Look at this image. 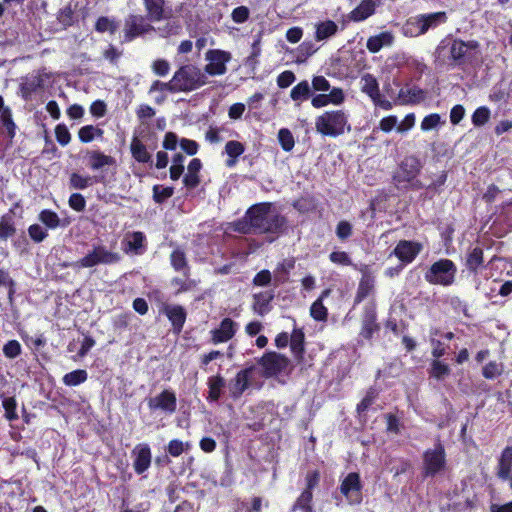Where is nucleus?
Here are the masks:
<instances>
[{"label": "nucleus", "instance_id": "nucleus-15", "mask_svg": "<svg viewBox=\"0 0 512 512\" xmlns=\"http://www.w3.org/2000/svg\"><path fill=\"white\" fill-rule=\"evenodd\" d=\"M238 329V324L229 317L221 320L219 326L210 331V341L213 344L225 343L231 340Z\"/></svg>", "mask_w": 512, "mask_h": 512}, {"label": "nucleus", "instance_id": "nucleus-52", "mask_svg": "<svg viewBox=\"0 0 512 512\" xmlns=\"http://www.w3.org/2000/svg\"><path fill=\"white\" fill-rule=\"evenodd\" d=\"M490 118V110L486 106H480L478 107L473 115H472V123L475 126H483L485 125Z\"/></svg>", "mask_w": 512, "mask_h": 512}, {"label": "nucleus", "instance_id": "nucleus-23", "mask_svg": "<svg viewBox=\"0 0 512 512\" xmlns=\"http://www.w3.org/2000/svg\"><path fill=\"white\" fill-rule=\"evenodd\" d=\"M426 97V92L419 87L411 84H406L401 87L397 94V104H417L423 101Z\"/></svg>", "mask_w": 512, "mask_h": 512}, {"label": "nucleus", "instance_id": "nucleus-43", "mask_svg": "<svg viewBox=\"0 0 512 512\" xmlns=\"http://www.w3.org/2000/svg\"><path fill=\"white\" fill-rule=\"evenodd\" d=\"M88 378V373L84 369H76L66 373L62 381L66 386L74 387L84 383Z\"/></svg>", "mask_w": 512, "mask_h": 512}, {"label": "nucleus", "instance_id": "nucleus-10", "mask_svg": "<svg viewBox=\"0 0 512 512\" xmlns=\"http://www.w3.org/2000/svg\"><path fill=\"white\" fill-rule=\"evenodd\" d=\"M424 475L434 476L445 464V448L439 442L434 449H428L423 454Z\"/></svg>", "mask_w": 512, "mask_h": 512}, {"label": "nucleus", "instance_id": "nucleus-22", "mask_svg": "<svg viewBox=\"0 0 512 512\" xmlns=\"http://www.w3.org/2000/svg\"><path fill=\"white\" fill-rule=\"evenodd\" d=\"M425 279L431 284L448 285V259H441L432 264L425 273Z\"/></svg>", "mask_w": 512, "mask_h": 512}, {"label": "nucleus", "instance_id": "nucleus-51", "mask_svg": "<svg viewBox=\"0 0 512 512\" xmlns=\"http://www.w3.org/2000/svg\"><path fill=\"white\" fill-rule=\"evenodd\" d=\"M95 29L98 32L104 33V32H110L111 34H114L116 30L118 29V24L114 21L109 19L108 17H100L98 18Z\"/></svg>", "mask_w": 512, "mask_h": 512}, {"label": "nucleus", "instance_id": "nucleus-3", "mask_svg": "<svg viewBox=\"0 0 512 512\" xmlns=\"http://www.w3.org/2000/svg\"><path fill=\"white\" fill-rule=\"evenodd\" d=\"M177 92H191L207 83V76L193 64L181 66L173 75Z\"/></svg>", "mask_w": 512, "mask_h": 512}, {"label": "nucleus", "instance_id": "nucleus-46", "mask_svg": "<svg viewBox=\"0 0 512 512\" xmlns=\"http://www.w3.org/2000/svg\"><path fill=\"white\" fill-rule=\"evenodd\" d=\"M378 396V392L374 387H370L367 391L363 399L357 404L356 412L359 415L364 414L375 402Z\"/></svg>", "mask_w": 512, "mask_h": 512}, {"label": "nucleus", "instance_id": "nucleus-29", "mask_svg": "<svg viewBox=\"0 0 512 512\" xmlns=\"http://www.w3.org/2000/svg\"><path fill=\"white\" fill-rule=\"evenodd\" d=\"M144 130H141L139 134H135L130 144V150L132 157L139 163L151 162V155L147 151L146 146L139 139Z\"/></svg>", "mask_w": 512, "mask_h": 512}, {"label": "nucleus", "instance_id": "nucleus-13", "mask_svg": "<svg viewBox=\"0 0 512 512\" xmlns=\"http://www.w3.org/2000/svg\"><path fill=\"white\" fill-rule=\"evenodd\" d=\"M209 63L205 66V72L209 75H222L226 72V63L230 60V54L221 50H209L206 53Z\"/></svg>", "mask_w": 512, "mask_h": 512}, {"label": "nucleus", "instance_id": "nucleus-27", "mask_svg": "<svg viewBox=\"0 0 512 512\" xmlns=\"http://www.w3.org/2000/svg\"><path fill=\"white\" fill-rule=\"evenodd\" d=\"M274 299V294L272 291H263L253 295V311L260 315L264 316L268 314L271 309V302Z\"/></svg>", "mask_w": 512, "mask_h": 512}, {"label": "nucleus", "instance_id": "nucleus-31", "mask_svg": "<svg viewBox=\"0 0 512 512\" xmlns=\"http://www.w3.org/2000/svg\"><path fill=\"white\" fill-rule=\"evenodd\" d=\"M207 385L209 388L207 400L210 402H217L226 385L224 377L221 374L210 376L208 378Z\"/></svg>", "mask_w": 512, "mask_h": 512}, {"label": "nucleus", "instance_id": "nucleus-42", "mask_svg": "<svg viewBox=\"0 0 512 512\" xmlns=\"http://www.w3.org/2000/svg\"><path fill=\"white\" fill-rule=\"evenodd\" d=\"M38 219L47 229L54 230L61 226V220L58 214L51 209H43L40 211Z\"/></svg>", "mask_w": 512, "mask_h": 512}, {"label": "nucleus", "instance_id": "nucleus-55", "mask_svg": "<svg viewBox=\"0 0 512 512\" xmlns=\"http://www.w3.org/2000/svg\"><path fill=\"white\" fill-rule=\"evenodd\" d=\"M329 260L341 266H354L351 257L345 251H333L329 254Z\"/></svg>", "mask_w": 512, "mask_h": 512}, {"label": "nucleus", "instance_id": "nucleus-33", "mask_svg": "<svg viewBox=\"0 0 512 512\" xmlns=\"http://www.w3.org/2000/svg\"><path fill=\"white\" fill-rule=\"evenodd\" d=\"M376 3L374 0H362V2L350 13L353 21H363L375 12Z\"/></svg>", "mask_w": 512, "mask_h": 512}, {"label": "nucleus", "instance_id": "nucleus-61", "mask_svg": "<svg viewBox=\"0 0 512 512\" xmlns=\"http://www.w3.org/2000/svg\"><path fill=\"white\" fill-rule=\"evenodd\" d=\"M68 204L70 208L77 212H82L85 210L86 207V200L84 196L80 193H73L70 195Z\"/></svg>", "mask_w": 512, "mask_h": 512}, {"label": "nucleus", "instance_id": "nucleus-11", "mask_svg": "<svg viewBox=\"0 0 512 512\" xmlns=\"http://www.w3.org/2000/svg\"><path fill=\"white\" fill-rule=\"evenodd\" d=\"M380 330V324L377 322V308L374 302L366 304L361 318L360 336L366 340H371L374 333Z\"/></svg>", "mask_w": 512, "mask_h": 512}, {"label": "nucleus", "instance_id": "nucleus-14", "mask_svg": "<svg viewBox=\"0 0 512 512\" xmlns=\"http://www.w3.org/2000/svg\"><path fill=\"white\" fill-rule=\"evenodd\" d=\"M87 166L92 171H100L104 172L109 167H112L114 170L117 167L116 159L111 155H106L104 152L100 150H88L85 155Z\"/></svg>", "mask_w": 512, "mask_h": 512}, {"label": "nucleus", "instance_id": "nucleus-60", "mask_svg": "<svg viewBox=\"0 0 512 512\" xmlns=\"http://www.w3.org/2000/svg\"><path fill=\"white\" fill-rule=\"evenodd\" d=\"M156 91H167L170 93H177L176 85L173 83V78L169 82H161L159 80H156L152 83L149 93H153Z\"/></svg>", "mask_w": 512, "mask_h": 512}, {"label": "nucleus", "instance_id": "nucleus-1", "mask_svg": "<svg viewBox=\"0 0 512 512\" xmlns=\"http://www.w3.org/2000/svg\"><path fill=\"white\" fill-rule=\"evenodd\" d=\"M272 208L271 202L251 205L242 218L232 223V230L243 235L266 234L275 237L287 233V217L279 212L272 213Z\"/></svg>", "mask_w": 512, "mask_h": 512}, {"label": "nucleus", "instance_id": "nucleus-38", "mask_svg": "<svg viewBox=\"0 0 512 512\" xmlns=\"http://www.w3.org/2000/svg\"><path fill=\"white\" fill-rule=\"evenodd\" d=\"M147 17L151 21H160L164 17L165 0H144Z\"/></svg>", "mask_w": 512, "mask_h": 512}, {"label": "nucleus", "instance_id": "nucleus-34", "mask_svg": "<svg viewBox=\"0 0 512 512\" xmlns=\"http://www.w3.org/2000/svg\"><path fill=\"white\" fill-rule=\"evenodd\" d=\"M394 37L390 32H382L378 35L372 36L367 40L366 47L372 52L376 53L384 46H389L393 43Z\"/></svg>", "mask_w": 512, "mask_h": 512}, {"label": "nucleus", "instance_id": "nucleus-45", "mask_svg": "<svg viewBox=\"0 0 512 512\" xmlns=\"http://www.w3.org/2000/svg\"><path fill=\"white\" fill-rule=\"evenodd\" d=\"M153 201L157 204H163L174 194V188L171 186L163 187L162 185L156 184L153 186Z\"/></svg>", "mask_w": 512, "mask_h": 512}, {"label": "nucleus", "instance_id": "nucleus-47", "mask_svg": "<svg viewBox=\"0 0 512 512\" xmlns=\"http://www.w3.org/2000/svg\"><path fill=\"white\" fill-rule=\"evenodd\" d=\"M171 284L177 287L176 294H181L195 289L198 282L195 279H190L189 276L186 279L174 277L171 280Z\"/></svg>", "mask_w": 512, "mask_h": 512}, {"label": "nucleus", "instance_id": "nucleus-20", "mask_svg": "<svg viewBox=\"0 0 512 512\" xmlns=\"http://www.w3.org/2000/svg\"><path fill=\"white\" fill-rule=\"evenodd\" d=\"M362 276L360 278L357 291L353 300V307L362 303L368 296L374 293L375 290V277L367 267L361 270Z\"/></svg>", "mask_w": 512, "mask_h": 512}, {"label": "nucleus", "instance_id": "nucleus-35", "mask_svg": "<svg viewBox=\"0 0 512 512\" xmlns=\"http://www.w3.org/2000/svg\"><path fill=\"white\" fill-rule=\"evenodd\" d=\"M104 180V175L94 176L92 178L90 176H82L81 174L74 172L70 175V186L74 189L83 190L91 186L93 182L102 183Z\"/></svg>", "mask_w": 512, "mask_h": 512}, {"label": "nucleus", "instance_id": "nucleus-17", "mask_svg": "<svg viewBox=\"0 0 512 512\" xmlns=\"http://www.w3.org/2000/svg\"><path fill=\"white\" fill-rule=\"evenodd\" d=\"M422 250V244L415 241L400 240L394 248L392 254L402 263L409 264L414 261Z\"/></svg>", "mask_w": 512, "mask_h": 512}, {"label": "nucleus", "instance_id": "nucleus-56", "mask_svg": "<svg viewBox=\"0 0 512 512\" xmlns=\"http://www.w3.org/2000/svg\"><path fill=\"white\" fill-rule=\"evenodd\" d=\"M446 374H448V365L440 361L439 358H434L431 363L430 376L441 379Z\"/></svg>", "mask_w": 512, "mask_h": 512}, {"label": "nucleus", "instance_id": "nucleus-18", "mask_svg": "<svg viewBox=\"0 0 512 512\" xmlns=\"http://www.w3.org/2000/svg\"><path fill=\"white\" fill-rule=\"evenodd\" d=\"M154 27L148 24L141 15H130L125 21V37L127 40L153 31Z\"/></svg>", "mask_w": 512, "mask_h": 512}, {"label": "nucleus", "instance_id": "nucleus-41", "mask_svg": "<svg viewBox=\"0 0 512 512\" xmlns=\"http://www.w3.org/2000/svg\"><path fill=\"white\" fill-rule=\"evenodd\" d=\"M15 233L16 227L12 216L9 214L2 215L0 217V241H7Z\"/></svg>", "mask_w": 512, "mask_h": 512}, {"label": "nucleus", "instance_id": "nucleus-57", "mask_svg": "<svg viewBox=\"0 0 512 512\" xmlns=\"http://www.w3.org/2000/svg\"><path fill=\"white\" fill-rule=\"evenodd\" d=\"M316 48L312 42H303L297 48V62H304L308 57L316 52Z\"/></svg>", "mask_w": 512, "mask_h": 512}, {"label": "nucleus", "instance_id": "nucleus-4", "mask_svg": "<svg viewBox=\"0 0 512 512\" xmlns=\"http://www.w3.org/2000/svg\"><path fill=\"white\" fill-rule=\"evenodd\" d=\"M321 475L319 470L308 471L305 475V488L296 498L290 508V512H314L313 510V490L318 487Z\"/></svg>", "mask_w": 512, "mask_h": 512}, {"label": "nucleus", "instance_id": "nucleus-9", "mask_svg": "<svg viewBox=\"0 0 512 512\" xmlns=\"http://www.w3.org/2000/svg\"><path fill=\"white\" fill-rule=\"evenodd\" d=\"M147 406L151 412L161 411L172 415L177 410L176 393L172 389H164L156 396L147 398Z\"/></svg>", "mask_w": 512, "mask_h": 512}, {"label": "nucleus", "instance_id": "nucleus-21", "mask_svg": "<svg viewBox=\"0 0 512 512\" xmlns=\"http://www.w3.org/2000/svg\"><path fill=\"white\" fill-rule=\"evenodd\" d=\"M122 245L126 254L141 255L146 251V236L141 231L127 233Z\"/></svg>", "mask_w": 512, "mask_h": 512}, {"label": "nucleus", "instance_id": "nucleus-7", "mask_svg": "<svg viewBox=\"0 0 512 512\" xmlns=\"http://www.w3.org/2000/svg\"><path fill=\"white\" fill-rule=\"evenodd\" d=\"M257 363L262 368V375L266 378H271L285 371L290 361L283 354L268 351L263 354Z\"/></svg>", "mask_w": 512, "mask_h": 512}, {"label": "nucleus", "instance_id": "nucleus-26", "mask_svg": "<svg viewBox=\"0 0 512 512\" xmlns=\"http://www.w3.org/2000/svg\"><path fill=\"white\" fill-rule=\"evenodd\" d=\"M478 48V43L476 41L464 42L461 40H454L452 45L450 46V56L455 60H460L464 58H471L472 51H475Z\"/></svg>", "mask_w": 512, "mask_h": 512}, {"label": "nucleus", "instance_id": "nucleus-6", "mask_svg": "<svg viewBox=\"0 0 512 512\" xmlns=\"http://www.w3.org/2000/svg\"><path fill=\"white\" fill-rule=\"evenodd\" d=\"M446 13L437 12L428 15H422L408 20L404 27L405 34L420 35L428 31L429 28L436 27L440 23H445Z\"/></svg>", "mask_w": 512, "mask_h": 512}, {"label": "nucleus", "instance_id": "nucleus-39", "mask_svg": "<svg viewBox=\"0 0 512 512\" xmlns=\"http://www.w3.org/2000/svg\"><path fill=\"white\" fill-rule=\"evenodd\" d=\"M338 31L337 24L332 20L320 22L316 25L315 38L317 41H323L334 36Z\"/></svg>", "mask_w": 512, "mask_h": 512}, {"label": "nucleus", "instance_id": "nucleus-63", "mask_svg": "<svg viewBox=\"0 0 512 512\" xmlns=\"http://www.w3.org/2000/svg\"><path fill=\"white\" fill-rule=\"evenodd\" d=\"M73 15L74 12L71 6L68 5L59 11L57 19L63 26H70L73 23Z\"/></svg>", "mask_w": 512, "mask_h": 512}, {"label": "nucleus", "instance_id": "nucleus-16", "mask_svg": "<svg viewBox=\"0 0 512 512\" xmlns=\"http://www.w3.org/2000/svg\"><path fill=\"white\" fill-rule=\"evenodd\" d=\"M160 312L164 313L172 325L174 333L179 334L183 330L187 318L185 308L178 304H163Z\"/></svg>", "mask_w": 512, "mask_h": 512}, {"label": "nucleus", "instance_id": "nucleus-8", "mask_svg": "<svg viewBox=\"0 0 512 512\" xmlns=\"http://www.w3.org/2000/svg\"><path fill=\"white\" fill-rule=\"evenodd\" d=\"M363 485L357 472H350L340 484V492L350 505H359L362 502Z\"/></svg>", "mask_w": 512, "mask_h": 512}, {"label": "nucleus", "instance_id": "nucleus-40", "mask_svg": "<svg viewBox=\"0 0 512 512\" xmlns=\"http://www.w3.org/2000/svg\"><path fill=\"white\" fill-rule=\"evenodd\" d=\"M483 250L480 247L473 248L467 255L466 267L470 272L476 273L483 266Z\"/></svg>", "mask_w": 512, "mask_h": 512}, {"label": "nucleus", "instance_id": "nucleus-19", "mask_svg": "<svg viewBox=\"0 0 512 512\" xmlns=\"http://www.w3.org/2000/svg\"><path fill=\"white\" fill-rule=\"evenodd\" d=\"M253 370L254 368L251 366L237 372L229 384L231 398L237 400L242 396L245 390L249 387Z\"/></svg>", "mask_w": 512, "mask_h": 512}, {"label": "nucleus", "instance_id": "nucleus-37", "mask_svg": "<svg viewBox=\"0 0 512 512\" xmlns=\"http://www.w3.org/2000/svg\"><path fill=\"white\" fill-rule=\"evenodd\" d=\"M361 89L369 95L373 101L379 100V85L376 78L371 74H365L361 77Z\"/></svg>", "mask_w": 512, "mask_h": 512}, {"label": "nucleus", "instance_id": "nucleus-59", "mask_svg": "<svg viewBox=\"0 0 512 512\" xmlns=\"http://www.w3.org/2000/svg\"><path fill=\"white\" fill-rule=\"evenodd\" d=\"M353 234V227L350 222L341 220L336 226V235L341 241H345Z\"/></svg>", "mask_w": 512, "mask_h": 512}, {"label": "nucleus", "instance_id": "nucleus-12", "mask_svg": "<svg viewBox=\"0 0 512 512\" xmlns=\"http://www.w3.org/2000/svg\"><path fill=\"white\" fill-rule=\"evenodd\" d=\"M133 469L137 475L144 474L151 466L152 452L147 443L137 444L131 451Z\"/></svg>", "mask_w": 512, "mask_h": 512}, {"label": "nucleus", "instance_id": "nucleus-54", "mask_svg": "<svg viewBox=\"0 0 512 512\" xmlns=\"http://www.w3.org/2000/svg\"><path fill=\"white\" fill-rule=\"evenodd\" d=\"M28 235L35 243H41L48 237V232L39 224H32L28 227Z\"/></svg>", "mask_w": 512, "mask_h": 512}, {"label": "nucleus", "instance_id": "nucleus-53", "mask_svg": "<svg viewBox=\"0 0 512 512\" xmlns=\"http://www.w3.org/2000/svg\"><path fill=\"white\" fill-rule=\"evenodd\" d=\"M310 94V86L308 81H302L298 83L293 89L291 90V98L294 101L306 99Z\"/></svg>", "mask_w": 512, "mask_h": 512}, {"label": "nucleus", "instance_id": "nucleus-50", "mask_svg": "<svg viewBox=\"0 0 512 512\" xmlns=\"http://www.w3.org/2000/svg\"><path fill=\"white\" fill-rule=\"evenodd\" d=\"M278 141L285 152H290L295 146V138L291 130H278Z\"/></svg>", "mask_w": 512, "mask_h": 512}, {"label": "nucleus", "instance_id": "nucleus-62", "mask_svg": "<svg viewBox=\"0 0 512 512\" xmlns=\"http://www.w3.org/2000/svg\"><path fill=\"white\" fill-rule=\"evenodd\" d=\"M0 119L4 128H15L9 108L4 107V101L0 96Z\"/></svg>", "mask_w": 512, "mask_h": 512}, {"label": "nucleus", "instance_id": "nucleus-32", "mask_svg": "<svg viewBox=\"0 0 512 512\" xmlns=\"http://www.w3.org/2000/svg\"><path fill=\"white\" fill-rule=\"evenodd\" d=\"M244 151L245 146L243 143L236 140L228 141L225 145V153L228 156L225 161L226 166L229 168L234 167L238 162V158L244 153Z\"/></svg>", "mask_w": 512, "mask_h": 512}, {"label": "nucleus", "instance_id": "nucleus-36", "mask_svg": "<svg viewBox=\"0 0 512 512\" xmlns=\"http://www.w3.org/2000/svg\"><path fill=\"white\" fill-rule=\"evenodd\" d=\"M44 75L37 73L27 77L21 84V92L24 98H28L32 93L44 86Z\"/></svg>", "mask_w": 512, "mask_h": 512}, {"label": "nucleus", "instance_id": "nucleus-5", "mask_svg": "<svg viewBox=\"0 0 512 512\" xmlns=\"http://www.w3.org/2000/svg\"><path fill=\"white\" fill-rule=\"evenodd\" d=\"M120 260L117 252L107 250L104 245H95L84 257L75 261L74 266L77 268H92L99 264H114Z\"/></svg>", "mask_w": 512, "mask_h": 512}, {"label": "nucleus", "instance_id": "nucleus-25", "mask_svg": "<svg viewBox=\"0 0 512 512\" xmlns=\"http://www.w3.org/2000/svg\"><path fill=\"white\" fill-rule=\"evenodd\" d=\"M347 118L342 111L326 112L316 121V128H344Z\"/></svg>", "mask_w": 512, "mask_h": 512}, {"label": "nucleus", "instance_id": "nucleus-64", "mask_svg": "<svg viewBox=\"0 0 512 512\" xmlns=\"http://www.w3.org/2000/svg\"><path fill=\"white\" fill-rule=\"evenodd\" d=\"M271 279V272L267 269H263L254 276L252 282L255 286L264 287L271 283Z\"/></svg>", "mask_w": 512, "mask_h": 512}, {"label": "nucleus", "instance_id": "nucleus-58", "mask_svg": "<svg viewBox=\"0 0 512 512\" xmlns=\"http://www.w3.org/2000/svg\"><path fill=\"white\" fill-rule=\"evenodd\" d=\"M3 354L9 359H14L21 354V345L17 340H9L3 346Z\"/></svg>", "mask_w": 512, "mask_h": 512}, {"label": "nucleus", "instance_id": "nucleus-49", "mask_svg": "<svg viewBox=\"0 0 512 512\" xmlns=\"http://www.w3.org/2000/svg\"><path fill=\"white\" fill-rule=\"evenodd\" d=\"M310 315L316 321H325L328 317V310L324 306L322 299L314 301L310 307Z\"/></svg>", "mask_w": 512, "mask_h": 512}, {"label": "nucleus", "instance_id": "nucleus-44", "mask_svg": "<svg viewBox=\"0 0 512 512\" xmlns=\"http://www.w3.org/2000/svg\"><path fill=\"white\" fill-rule=\"evenodd\" d=\"M2 398V407L4 409V416L8 421H15L18 419L17 414V401L15 397H5L0 395Z\"/></svg>", "mask_w": 512, "mask_h": 512}, {"label": "nucleus", "instance_id": "nucleus-28", "mask_svg": "<svg viewBox=\"0 0 512 512\" xmlns=\"http://www.w3.org/2000/svg\"><path fill=\"white\" fill-rule=\"evenodd\" d=\"M170 265L176 272H181L185 277L190 275V266L184 249L175 248L169 257Z\"/></svg>", "mask_w": 512, "mask_h": 512}, {"label": "nucleus", "instance_id": "nucleus-2", "mask_svg": "<svg viewBox=\"0 0 512 512\" xmlns=\"http://www.w3.org/2000/svg\"><path fill=\"white\" fill-rule=\"evenodd\" d=\"M422 167L419 158L412 155L404 157L392 173V183L398 190L421 189L422 183L418 177Z\"/></svg>", "mask_w": 512, "mask_h": 512}, {"label": "nucleus", "instance_id": "nucleus-24", "mask_svg": "<svg viewBox=\"0 0 512 512\" xmlns=\"http://www.w3.org/2000/svg\"><path fill=\"white\" fill-rule=\"evenodd\" d=\"M512 474V446H506L498 460L496 466V476L501 481H507Z\"/></svg>", "mask_w": 512, "mask_h": 512}, {"label": "nucleus", "instance_id": "nucleus-30", "mask_svg": "<svg viewBox=\"0 0 512 512\" xmlns=\"http://www.w3.org/2000/svg\"><path fill=\"white\" fill-rule=\"evenodd\" d=\"M290 349L297 360H302L305 353V334L302 329L295 328L290 336Z\"/></svg>", "mask_w": 512, "mask_h": 512}, {"label": "nucleus", "instance_id": "nucleus-48", "mask_svg": "<svg viewBox=\"0 0 512 512\" xmlns=\"http://www.w3.org/2000/svg\"><path fill=\"white\" fill-rule=\"evenodd\" d=\"M503 373V364L496 361H490L482 368V376L485 379L493 380Z\"/></svg>", "mask_w": 512, "mask_h": 512}]
</instances>
